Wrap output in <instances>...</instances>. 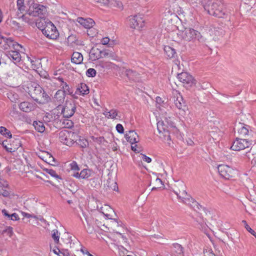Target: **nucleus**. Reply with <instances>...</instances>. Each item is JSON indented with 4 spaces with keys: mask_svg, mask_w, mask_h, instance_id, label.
<instances>
[{
    "mask_svg": "<svg viewBox=\"0 0 256 256\" xmlns=\"http://www.w3.org/2000/svg\"><path fill=\"white\" fill-rule=\"evenodd\" d=\"M204 8L208 14L215 17L222 18L226 14L224 4L219 0H207Z\"/></svg>",
    "mask_w": 256,
    "mask_h": 256,
    "instance_id": "f257e3e1",
    "label": "nucleus"
},
{
    "mask_svg": "<svg viewBox=\"0 0 256 256\" xmlns=\"http://www.w3.org/2000/svg\"><path fill=\"white\" fill-rule=\"evenodd\" d=\"M27 4L28 8L26 10V14L29 16H38L40 18L46 16L47 8L45 6L35 3L34 0H28Z\"/></svg>",
    "mask_w": 256,
    "mask_h": 256,
    "instance_id": "f03ea898",
    "label": "nucleus"
},
{
    "mask_svg": "<svg viewBox=\"0 0 256 256\" xmlns=\"http://www.w3.org/2000/svg\"><path fill=\"white\" fill-rule=\"evenodd\" d=\"M182 37L186 41L190 42L198 40L199 42H203L204 38L200 33L191 28H186L182 32Z\"/></svg>",
    "mask_w": 256,
    "mask_h": 256,
    "instance_id": "7ed1b4c3",
    "label": "nucleus"
},
{
    "mask_svg": "<svg viewBox=\"0 0 256 256\" xmlns=\"http://www.w3.org/2000/svg\"><path fill=\"white\" fill-rule=\"evenodd\" d=\"M78 138V136L72 131L63 130L59 133V139L60 142L68 146H72L74 143V140H77Z\"/></svg>",
    "mask_w": 256,
    "mask_h": 256,
    "instance_id": "20e7f679",
    "label": "nucleus"
},
{
    "mask_svg": "<svg viewBox=\"0 0 256 256\" xmlns=\"http://www.w3.org/2000/svg\"><path fill=\"white\" fill-rule=\"evenodd\" d=\"M157 128L160 134V138L162 139L164 142H166L170 146V142L171 140L170 129L172 128V127L170 126L169 128L164 124L163 121H159L157 123Z\"/></svg>",
    "mask_w": 256,
    "mask_h": 256,
    "instance_id": "39448f33",
    "label": "nucleus"
},
{
    "mask_svg": "<svg viewBox=\"0 0 256 256\" xmlns=\"http://www.w3.org/2000/svg\"><path fill=\"white\" fill-rule=\"evenodd\" d=\"M178 198L181 200L182 202L183 203L192 208L194 210H197V209L200 210L201 209H202V211H204L206 214L208 212H210V211L199 204L190 194H188L187 192H186V194L180 195V196H178Z\"/></svg>",
    "mask_w": 256,
    "mask_h": 256,
    "instance_id": "423d86ee",
    "label": "nucleus"
},
{
    "mask_svg": "<svg viewBox=\"0 0 256 256\" xmlns=\"http://www.w3.org/2000/svg\"><path fill=\"white\" fill-rule=\"evenodd\" d=\"M218 170L220 174L226 180H229L234 177L237 174V172L236 170L228 165H219L218 167Z\"/></svg>",
    "mask_w": 256,
    "mask_h": 256,
    "instance_id": "0eeeda50",
    "label": "nucleus"
},
{
    "mask_svg": "<svg viewBox=\"0 0 256 256\" xmlns=\"http://www.w3.org/2000/svg\"><path fill=\"white\" fill-rule=\"evenodd\" d=\"M30 92V96L37 102H39L40 98H44V100L48 101V99L50 98L42 88L38 84H36L32 91Z\"/></svg>",
    "mask_w": 256,
    "mask_h": 256,
    "instance_id": "6e6552de",
    "label": "nucleus"
},
{
    "mask_svg": "<svg viewBox=\"0 0 256 256\" xmlns=\"http://www.w3.org/2000/svg\"><path fill=\"white\" fill-rule=\"evenodd\" d=\"M42 34L47 38L54 40L58 36V32L56 27L51 22L48 23L47 25L42 30Z\"/></svg>",
    "mask_w": 256,
    "mask_h": 256,
    "instance_id": "1a4fd4ad",
    "label": "nucleus"
},
{
    "mask_svg": "<svg viewBox=\"0 0 256 256\" xmlns=\"http://www.w3.org/2000/svg\"><path fill=\"white\" fill-rule=\"evenodd\" d=\"M252 144V142L250 140L246 139L240 138H236V140L233 142L231 148L233 150L239 151L249 148Z\"/></svg>",
    "mask_w": 256,
    "mask_h": 256,
    "instance_id": "9d476101",
    "label": "nucleus"
},
{
    "mask_svg": "<svg viewBox=\"0 0 256 256\" xmlns=\"http://www.w3.org/2000/svg\"><path fill=\"white\" fill-rule=\"evenodd\" d=\"M76 106L74 102L66 101L64 105L62 106V112L63 117L68 118L72 117L74 114Z\"/></svg>",
    "mask_w": 256,
    "mask_h": 256,
    "instance_id": "9b49d317",
    "label": "nucleus"
},
{
    "mask_svg": "<svg viewBox=\"0 0 256 256\" xmlns=\"http://www.w3.org/2000/svg\"><path fill=\"white\" fill-rule=\"evenodd\" d=\"M177 78L186 87L191 86L194 83V80L192 76L186 72L178 74Z\"/></svg>",
    "mask_w": 256,
    "mask_h": 256,
    "instance_id": "f8f14e48",
    "label": "nucleus"
},
{
    "mask_svg": "<svg viewBox=\"0 0 256 256\" xmlns=\"http://www.w3.org/2000/svg\"><path fill=\"white\" fill-rule=\"evenodd\" d=\"M61 86L63 90H58L54 96V98L57 100L59 99L60 102L64 100L66 94H70L72 93L69 86L66 82H64V84H62Z\"/></svg>",
    "mask_w": 256,
    "mask_h": 256,
    "instance_id": "ddd939ff",
    "label": "nucleus"
},
{
    "mask_svg": "<svg viewBox=\"0 0 256 256\" xmlns=\"http://www.w3.org/2000/svg\"><path fill=\"white\" fill-rule=\"evenodd\" d=\"M130 26L132 28L140 29L144 26V20L140 16L136 15L130 17Z\"/></svg>",
    "mask_w": 256,
    "mask_h": 256,
    "instance_id": "4468645a",
    "label": "nucleus"
},
{
    "mask_svg": "<svg viewBox=\"0 0 256 256\" xmlns=\"http://www.w3.org/2000/svg\"><path fill=\"white\" fill-rule=\"evenodd\" d=\"M3 44L2 48L4 50H7L11 47H12L15 50H19L18 47L22 48L21 45L17 42H14L13 40L11 38H4Z\"/></svg>",
    "mask_w": 256,
    "mask_h": 256,
    "instance_id": "2eb2a0df",
    "label": "nucleus"
},
{
    "mask_svg": "<svg viewBox=\"0 0 256 256\" xmlns=\"http://www.w3.org/2000/svg\"><path fill=\"white\" fill-rule=\"evenodd\" d=\"M174 104L176 107L180 110L184 112L187 108L186 102L180 93H178L174 98Z\"/></svg>",
    "mask_w": 256,
    "mask_h": 256,
    "instance_id": "dca6fc26",
    "label": "nucleus"
},
{
    "mask_svg": "<svg viewBox=\"0 0 256 256\" xmlns=\"http://www.w3.org/2000/svg\"><path fill=\"white\" fill-rule=\"evenodd\" d=\"M172 252L174 256H184V248L178 243H174L171 246Z\"/></svg>",
    "mask_w": 256,
    "mask_h": 256,
    "instance_id": "f3484780",
    "label": "nucleus"
},
{
    "mask_svg": "<svg viewBox=\"0 0 256 256\" xmlns=\"http://www.w3.org/2000/svg\"><path fill=\"white\" fill-rule=\"evenodd\" d=\"M124 136L126 140L132 144L136 143L138 142V136L134 130H129L126 134Z\"/></svg>",
    "mask_w": 256,
    "mask_h": 256,
    "instance_id": "a211bd4d",
    "label": "nucleus"
},
{
    "mask_svg": "<svg viewBox=\"0 0 256 256\" xmlns=\"http://www.w3.org/2000/svg\"><path fill=\"white\" fill-rule=\"evenodd\" d=\"M249 126L244 124H239L238 126H236L234 128V130H236L238 134L240 136H246L249 134L248 130Z\"/></svg>",
    "mask_w": 256,
    "mask_h": 256,
    "instance_id": "6ab92c4d",
    "label": "nucleus"
},
{
    "mask_svg": "<svg viewBox=\"0 0 256 256\" xmlns=\"http://www.w3.org/2000/svg\"><path fill=\"white\" fill-rule=\"evenodd\" d=\"M18 50H10L6 52L8 57L10 60H12L14 64L19 62L21 60L20 54Z\"/></svg>",
    "mask_w": 256,
    "mask_h": 256,
    "instance_id": "aec40b11",
    "label": "nucleus"
},
{
    "mask_svg": "<svg viewBox=\"0 0 256 256\" xmlns=\"http://www.w3.org/2000/svg\"><path fill=\"white\" fill-rule=\"evenodd\" d=\"M19 108L24 112H29L35 108V106L32 102H24L20 104Z\"/></svg>",
    "mask_w": 256,
    "mask_h": 256,
    "instance_id": "412c9836",
    "label": "nucleus"
},
{
    "mask_svg": "<svg viewBox=\"0 0 256 256\" xmlns=\"http://www.w3.org/2000/svg\"><path fill=\"white\" fill-rule=\"evenodd\" d=\"M102 51L98 48H92L90 52V58L92 60H96L102 56Z\"/></svg>",
    "mask_w": 256,
    "mask_h": 256,
    "instance_id": "4be33fe9",
    "label": "nucleus"
},
{
    "mask_svg": "<svg viewBox=\"0 0 256 256\" xmlns=\"http://www.w3.org/2000/svg\"><path fill=\"white\" fill-rule=\"evenodd\" d=\"M77 22L86 28H92L94 24V22L92 19H84L81 17L77 18Z\"/></svg>",
    "mask_w": 256,
    "mask_h": 256,
    "instance_id": "5701e85b",
    "label": "nucleus"
},
{
    "mask_svg": "<svg viewBox=\"0 0 256 256\" xmlns=\"http://www.w3.org/2000/svg\"><path fill=\"white\" fill-rule=\"evenodd\" d=\"M124 74L127 78L130 80L136 82L139 80V74L132 70H126Z\"/></svg>",
    "mask_w": 256,
    "mask_h": 256,
    "instance_id": "b1692460",
    "label": "nucleus"
},
{
    "mask_svg": "<svg viewBox=\"0 0 256 256\" xmlns=\"http://www.w3.org/2000/svg\"><path fill=\"white\" fill-rule=\"evenodd\" d=\"M83 60V56L81 53L75 52L72 54L71 62L76 64H79L82 63Z\"/></svg>",
    "mask_w": 256,
    "mask_h": 256,
    "instance_id": "393cba45",
    "label": "nucleus"
},
{
    "mask_svg": "<svg viewBox=\"0 0 256 256\" xmlns=\"http://www.w3.org/2000/svg\"><path fill=\"white\" fill-rule=\"evenodd\" d=\"M103 114L108 118L116 119V116L120 118V116L118 115V111L116 109H112L108 112L104 111Z\"/></svg>",
    "mask_w": 256,
    "mask_h": 256,
    "instance_id": "a878e982",
    "label": "nucleus"
},
{
    "mask_svg": "<svg viewBox=\"0 0 256 256\" xmlns=\"http://www.w3.org/2000/svg\"><path fill=\"white\" fill-rule=\"evenodd\" d=\"M174 193L177 196H180V195L186 194V185L182 182L178 184V190H174Z\"/></svg>",
    "mask_w": 256,
    "mask_h": 256,
    "instance_id": "bb28decb",
    "label": "nucleus"
},
{
    "mask_svg": "<svg viewBox=\"0 0 256 256\" xmlns=\"http://www.w3.org/2000/svg\"><path fill=\"white\" fill-rule=\"evenodd\" d=\"M2 212L8 220H18L20 219L18 215L16 213L9 214L8 211L5 209L2 210Z\"/></svg>",
    "mask_w": 256,
    "mask_h": 256,
    "instance_id": "cd10ccee",
    "label": "nucleus"
},
{
    "mask_svg": "<svg viewBox=\"0 0 256 256\" xmlns=\"http://www.w3.org/2000/svg\"><path fill=\"white\" fill-rule=\"evenodd\" d=\"M78 92L80 94H87L89 93V89L86 84L81 83L77 88L76 93L78 94Z\"/></svg>",
    "mask_w": 256,
    "mask_h": 256,
    "instance_id": "c85d7f7f",
    "label": "nucleus"
},
{
    "mask_svg": "<svg viewBox=\"0 0 256 256\" xmlns=\"http://www.w3.org/2000/svg\"><path fill=\"white\" fill-rule=\"evenodd\" d=\"M164 50L166 56L170 58H174L176 54V50L170 46H164Z\"/></svg>",
    "mask_w": 256,
    "mask_h": 256,
    "instance_id": "c756f323",
    "label": "nucleus"
},
{
    "mask_svg": "<svg viewBox=\"0 0 256 256\" xmlns=\"http://www.w3.org/2000/svg\"><path fill=\"white\" fill-rule=\"evenodd\" d=\"M33 126L36 130L39 132H43L45 130V126L44 123L40 121H34Z\"/></svg>",
    "mask_w": 256,
    "mask_h": 256,
    "instance_id": "7c9ffc66",
    "label": "nucleus"
},
{
    "mask_svg": "<svg viewBox=\"0 0 256 256\" xmlns=\"http://www.w3.org/2000/svg\"><path fill=\"white\" fill-rule=\"evenodd\" d=\"M74 142L79 145L82 148H86L88 146V142L86 139H81L77 138V140H74Z\"/></svg>",
    "mask_w": 256,
    "mask_h": 256,
    "instance_id": "2f4dec72",
    "label": "nucleus"
},
{
    "mask_svg": "<svg viewBox=\"0 0 256 256\" xmlns=\"http://www.w3.org/2000/svg\"><path fill=\"white\" fill-rule=\"evenodd\" d=\"M80 178L86 179L90 177L92 175V171L89 169H84L80 172Z\"/></svg>",
    "mask_w": 256,
    "mask_h": 256,
    "instance_id": "473e14b6",
    "label": "nucleus"
},
{
    "mask_svg": "<svg viewBox=\"0 0 256 256\" xmlns=\"http://www.w3.org/2000/svg\"><path fill=\"white\" fill-rule=\"evenodd\" d=\"M0 134L6 138H11L12 137L10 132L4 126H0Z\"/></svg>",
    "mask_w": 256,
    "mask_h": 256,
    "instance_id": "72a5a7b5",
    "label": "nucleus"
},
{
    "mask_svg": "<svg viewBox=\"0 0 256 256\" xmlns=\"http://www.w3.org/2000/svg\"><path fill=\"white\" fill-rule=\"evenodd\" d=\"M17 6L18 10L21 12H26L28 8L26 9V6L24 5V0H18Z\"/></svg>",
    "mask_w": 256,
    "mask_h": 256,
    "instance_id": "f704fd0d",
    "label": "nucleus"
},
{
    "mask_svg": "<svg viewBox=\"0 0 256 256\" xmlns=\"http://www.w3.org/2000/svg\"><path fill=\"white\" fill-rule=\"evenodd\" d=\"M60 233L57 230H54L52 232V237L54 239L55 243L58 244L59 242Z\"/></svg>",
    "mask_w": 256,
    "mask_h": 256,
    "instance_id": "c9c22d12",
    "label": "nucleus"
},
{
    "mask_svg": "<svg viewBox=\"0 0 256 256\" xmlns=\"http://www.w3.org/2000/svg\"><path fill=\"white\" fill-rule=\"evenodd\" d=\"M44 170L48 174H50L52 176L56 178V179H60V177L58 175L56 172L50 168H45Z\"/></svg>",
    "mask_w": 256,
    "mask_h": 256,
    "instance_id": "e433bc0d",
    "label": "nucleus"
},
{
    "mask_svg": "<svg viewBox=\"0 0 256 256\" xmlns=\"http://www.w3.org/2000/svg\"><path fill=\"white\" fill-rule=\"evenodd\" d=\"M107 186L112 190L116 191L118 190V186L116 182L112 181V182L110 180L107 182Z\"/></svg>",
    "mask_w": 256,
    "mask_h": 256,
    "instance_id": "4c0bfd02",
    "label": "nucleus"
},
{
    "mask_svg": "<svg viewBox=\"0 0 256 256\" xmlns=\"http://www.w3.org/2000/svg\"><path fill=\"white\" fill-rule=\"evenodd\" d=\"M62 124L64 127L66 128H71L74 126V122L72 120H69L68 118L62 121Z\"/></svg>",
    "mask_w": 256,
    "mask_h": 256,
    "instance_id": "58836bf2",
    "label": "nucleus"
},
{
    "mask_svg": "<svg viewBox=\"0 0 256 256\" xmlns=\"http://www.w3.org/2000/svg\"><path fill=\"white\" fill-rule=\"evenodd\" d=\"M242 222L244 224L245 228L246 229V230L256 238V232L252 228H250V227L247 224L246 222L244 220L242 221Z\"/></svg>",
    "mask_w": 256,
    "mask_h": 256,
    "instance_id": "ea45409f",
    "label": "nucleus"
},
{
    "mask_svg": "<svg viewBox=\"0 0 256 256\" xmlns=\"http://www.w3.org/2000/svg\"><path fill=\"white\" fill-rule=\"evenodd\" d=\"M96 72L92 68H88L86 72V75L88 77H94L96 76Z\"/></svg>",
    "mask_w": 256,
    "mask_h": 256,
    "instance_id": "a19ab883",
    "label": "nucleus"
},
{
    "mask_svg": "<svg viewBox=\"0 0 256 256\" xmlns=\"http://www.w3.org/2000/svg\"><path fill=\"white\" fill-rule=\"evenodd\" d=\"M10 24L16 30H21L22 28L20 24L14 20H12L10 22Z\"/></svg>",
    "mask_w": 256,
    "mask_h": 256,
    "instance_id": "79ce46f5",
    "label": "nucleus"
},
{
    "mask_svg": "<svg viewBox=\"0 0 256 256\" xmlns=\"http://www.w3.org/2000/svg\"><path fill=\"white\" fill-rule=\"evenodd\" d=\"M49 157L48 158L46 162L49 164H50L52 166H56L57 162L55 158L50 154H49Z\"/></svg>",
    "mask_w": 256,
    "mask_h": 256,
    "instance_id": "37998d69",
    "label": "nucleus"
},
{
    "mask_svg": "<svg viewBox=\"0 0 256 256\" xmlns=\"http://www.w3.org/2000/svg\"><path fill=\"white\" fill-rule=\"evenodd\" d=\"M2 233L6 234L8 236H11L13 234L12 228L11 226H8L2 230Z\"/></svg>",
    "mask_w": 256,
    "mask_h": 256,
    "instance_id": "c03bdc74",
    "label": "nucleus"
},
{
    "mask_svg": "<svg viewBox=\"0 0 256 256\" xmlns=\"http://www.w3.org/2000/svg\"><path fill=\"white\" fill-rule=\"evenodd\" d=\"M70 166L71 170L74 171H78L80 170L78 164L75 161H73L72 162H71L70 164Z\"/></svg>",
    "mask_w": 256,
    "mask_h": 256,
    "instance_id": "a18cd8bd",
    "label": "nucleus"
},
{
    "mask_svg": "<svg viewBox=\"0 0 256 256\" xmlns=\"http://www.w3.org/2000/svg\"><path fill=\"white\" fill-rule=\"evenodd\" d=\"M67 40L68 43L72 44L76 43L78 40V38L76 35L72 34L68 38Z\"/></svg>",
    "mask_w": 256,
    "mask_h": 256,
    "instance_id": "49530a36",
    "label": "nucleus"
},
{
    "mask_svg": "<svg viewBox=\"0 0 256 256\" xmlns=\"http://www.w3.org/2000/svg\"><path fill=\"white\" fill-rule=\"evenodd\" d=\"M0 186L7 188L8 187V183L6 180L3 178H0Z\"/></svg>",
    "mask_w": 256,
    "mask_h": 256,
    "instance_id": "de8ad7c7",
    "label": "nucleus"
},
{
    "mask_svg": "<svg viewBox=\"0 0 256 256\" xmlns=\"http://www.w3.org/2000/svg\"><path fill=\"white\" fill-rule=\"evenodd\" d=\"M92 139L94 142H96L99 144H101L104 140V138L103 136H100L97 138L92 136Z\"/></svg>",
    "mask_w": 256,
    "mask_h": 256,
    "instance_id": "09e8293b",
    "label": "nucleus"
},
{
    "mask_svg": "<svg viewBox=\"0 0 256 256\" xmlns=\"http://www.w3.org/2000/svg\"><path fill=\"white\" fill-rule=\"evenodd\" d=\"M92 222H90L88 224H87V226H85L86 230V232L89 234H92L94 232V228L91 226Z\"/></svg>",
    "mask_w": 256,
    "mask_h": 256,
    "instance_id": "8fccbe9b",
    "label": "nucleus"
},
{
    "mask_svg": "<svg viewBox=\"0 0 256 256\" xmlns=\"http://www.w3.org/2000/svg\"><path fill=\"white\" fill-rule=\"evenodd\" d=\"M116 130L120 134H123L124 132V128L122 124H118L116 126Z\"/></svg>",
    "mask_w": 256,
    "mask_h": 256,
    "instance_id": "3c124183",
    "label": "nucleus"
},
{
    "mask_svg": "<svg viewBox=\"0 0 256 256\" xmlns=\"http://www.w3.org/2000/svg\"><path fill=\"white\" fill-rule=\"evenodd\" d=\"M94 0L98 2H100V3L103 4L105 5L108 4L110 3L112 4H113L112 1H114V0Z\"/></svg>",
    "mask_w": 256,
    "mask_h": 256,
    "instance_id": "603ef678",
    "label": "nucleus"
},
{
    "mask_svg": "<svg viewBox=\"0 0 256 256\" xmlns=\"http://www.w3.org/2000/svg\"><path fill=\"white\" fill-rule=\"evenodd\" d=\"M142 160H143L144 161H145V162H148V163L150 162H151V161H152V159H151V158H150V157H148V156H146L145 154H142Z\"/></svg>",
    "mask_w": 256,
    "mask_h": 256,
    "instance_id": "864d4df0",
    "label": "nucleus"
},
{
    "mask_svg": "<svg viewBox=\"0 0 256 256\" xmlns=\"http://www.w3.org/2000/svg\"><path fill=\"white\" fill-rule=\"evenodd\" d=\"M24 216L27 218H34L36 219H38V218L36 216H35L34 214H30L28 213L24 212Z\"/></svg>",
    "mask_w": 256,
    "mask_h": 256,
    "instance_id": "5fc2aeb1",
    "label": "nucleus"
},
{
    "mask_svg": "<svg viewBox=\"0 0 256 256\" xmlns=\"http://www.w3.org/2000/svg\"><path fill=\"white\" fill-rule=\"evenodd\" d=\"M20 18H21L23 21H24L26 22H28V23L30 22V18L24 14H23Z\"/></svg>",
    "mask_w": 256,
    "mask_h": 256,
    "instance_id": "6e6d98bb",
    "label": "nucleus"
},
{
    "mask_svg": "<svg viewBox=\"0 0 256 256\" xmlns=\"http://www.w3.org/2000/svg\"><path fill=\"white\" fill-rule=\"evenodd\" d=\"M109 42L110 39L107 37L103 38L101 40L102 44L104 45L107 44Z\"/></svg>",
    "mask_w": 256,
    "mask_h": 256,
    "instance_id": "4d7b16f0",
    "label": "nucleus"
},
{
    "mask_svg": "<svg viewBox=\"0 0 256 256\" xmlns=\"http://www.w3.org/2000/svg\"><path fill=\"white\" fill-rule=\"evenodd\" d=\"M72 176L76 178H80V172H78V171H74L73 174H72Z\"/></svg>",
    "mask_w": 256,
    "mask_h": 256,
    "instance_id": "13d9d810",
    "label": "nucleus"
},
{
    "mask_svg": "<svg viewBox=\"0 0 256 256\" xmlns=\"http://www.w3.org/2000/svg\"><path fill=\"white\" fill-rule=\"evenodd\" d=\"M204 256H216V255L212 251L210 250L204 252Z\"/></svg>",
    "mask_w": 256,
    "mask_h": 256,
    "instance_id": "bf43d9fd",
    "label": "nucleus"
},
{
    "mask_svg": "<svg viewBox=\"0 0 256 256\" xmlns=\"http://www.w3.org/2000/svg\"><path fill=\"white\" fill-rule=\"evenodd\" d=\"M83 216H84V217L85 218V220L86 222V224H89L90 222H91L90 218L89 217H88L87 216H86V214L84 213H83Z\"/></svg>",
    "mask_w": 256,
    "mask_h": 256,
    "instance_id": "052dcab7",
    "label": "nucleus"
},
{
    "mask_svg": "<svg viewBox=\"0 0 256 256\" xmlns=\"http://www.w3.org/2000/svg\"><path fill=\"white\" fill-rule=\"evenodd\" d=\"M114 232L120 235L122 238L124 240H125L126 239V236H124V234H122V233L116 230H114Z\"/></svg>",
    "mask_w": 256,
    "mask_h": 256,
    "instance_id": "680f3d73",
    "label": "nucleus"
},
{
    "mask_svg": "<svg viewBox=\"0 0 256 256\" xmlns=\"http://www.w3.org/2000/svg\"><path fill=\"white\" fill-rule=\"evenodd\" d=\"M2 194L4 196V197H8L10 195V192L8 191V190H4L3 192H2Z\"/></svg>",
    "mask_w": 256,
    "mask_h": 256,
    "instance_id": "e2e57ef3",
    "label": "nucleus"
},
{
    "mask_svg": "<svg viewBox=\"0 0 256 256\" xmlns=\"http://www.w3.org/2000/svg\"><path fill=\"white\" fill-rule=\"evenodd\" d=\"M136 146H137L136 144L134 146H132V150L136 152H139L140 150L136 149Z\"/></svg>",
    "mask_w": 256,
    "mask_h": 256,
    "instance_id": "0e129e2a",
    "label": "nucleus"
},
{
    "mask_svg": "<svg viewBox=\"0 0 256 256\" xmlns=\"http://www.w3.org/2000/svg\"><path fill=\"white\" fill-rule=\"evenodd\" d=\"M81 252L84 254H88V256H92V255L88 250H84L83 249H81Z\"/></svg>",
    "mask_w": 256,
    "mask_h": 256,
    "instance_id": "69168bd1",
    "label": "nucleus"
},
{
    "mask_svg": "<svg viewBox=\"0 0 256 256\" xmlns=\"http://www.w3.org/2000/svg\"><path fill=\"white\" fill-rule=\"evenodd\" d=\"M4 142H5V141H4V142H2V144L3 146H4V148H6V149L8 151V152H12V150H12V149L10 148V150H8V149H9V148L6 146V145H5Z\"/></svg>",
    "mask_w": 256,
    "mask_h": 256,
    "instance_id": "338daca9",
    "label": "nucleus"
},
{
    "mask_svg": "<svg viewBox=\"0 0 256 256\" xmlns=\"http://www.w3.org/2000/svg\"><path fill=\"white\" fill-rule=\"evenodd\" d=\"M60 250L58 248L54 249L53 250V252L58 255V254L60 252Z\"/></svg>",
    "mask_w": 256,
    "mask_h": 256,
    "instance_id": "774afa93",
    "label": "nucleus"
}]
</instances>
